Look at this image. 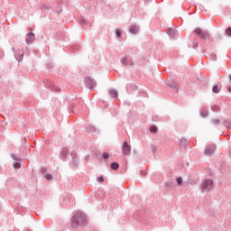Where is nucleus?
Instances as JSON below:
<instances>
[{
  "label": "nucleus",
  "instance_id": "2eb2a0df",
  "mask_svg": "<svg viewBox=\"0 0 231 231\" xmlns=\"http://www.w3.org/2000/svg\"><path fill=\"white\" fill-rule=\"evenodd\" d=\"M177 183L178 185H181V183H183V179H181V177L177 178Z\"/></svg>",
  "mask_w": 231,
  "mask_h": 231
},
{
  "label": "nucleus",
  "instance_id": "9b49d317",
  "mask_svg": "<svg viewBox=\"0 0 231 231\" xmlns=\"http://www.w3.org/2000/svg\"><path fill=\"white\" fill-rule=\"evenodd\" d=\"M116 37H122V32L120 31V29H116Z\"/></svg>",
  "mask_w": 231,
  "mask_h": 231
},
{
  "label": "nucleus",
  "instance_id": "aec40b11",
  "mask_svg": "<svg viewBox=\"0 0 231 231\" xmlns=\"http://www.w3.org/2000/svg\"><path fill=\"white\" fill-rule=\"evenodd\" d=\"M68 152V150L65 149V153ZM62 154H64V150H62Z\"/></svg>",
  "mask_w": 231,
  "mask_h": 231
},
{
  "label": "nucleus",
  "instance_id": "ddd939ff",
  "mask_svg": "<svg viewBox=\"0 0 231 231\" xmlns=\"http://www.w3.org/2000/svg\"><path fill=\"white\" fill-rule=\"evenodd\" d=\"M121 61H122V64H124L125 66H126V64H127V57H123L122 60H121Z\"/></svg>",
  "mask_w": 231,
  "mask_h": 231
},
{
  "label": "nucleus",
  "instance_id": "f3484780",
  "mask_svg": "<svg viewBox=\"0 0 231 231\" xmlns=\"http://www.w3.org/2000/svg\"><path fill=\"white\" fill-rule=\"evenodd\" d=\"M103 158H104V160H107V158H109V153L104 152L103 153Z\"/></svg>",
  "mask_w": 231,
  "mask_h": 231
},
{
  "label": "nucleus",
  "instance_id": "4be33fe9",
  "mask_svg": "<svg viewBox=\"0 0 231 231\" xmlns=\"http://www.w3.org/2000/svg\"><path fill=\"white\" fill-rule=\"evenodd\" d=\"M229 79H230V82H231V75L229 76Z\"/></svg>",
  "mask_w": 231,
  "mask_h": 231
},
{
  "label": "nucleus",
  "instance_id": "a211bd4d",
  "mask_svg": "<svg viewBox=\"0 0 231 231\" xmlns=\"http://www.w3.org/2000/svg\"><path fill=\"white\" fill-rule=\"evenodd\" d=\"M46 180H53V176H51V174H47L45 175Z\"/></svg>",
  "mask_w": 231,
  "mask_h": 231
},
{
  "label": "nucleus",
  "instance_id": "f257e3e1",
  "mask_svg": "<svg viewBox=\"0 0 231 231\" xmlns=\"http://www.w3.org/2000/svg\"><path fill=\"white\" fill-rule=\"evenodd\" d=\"M73 228L86 225V217L82 213H76L71 219Z\"/></svg>",
  "mask_w": 231,
  "mask_h": 231
},
{
  "label": "nucleus",
  "instance_id": "39448f33",
  "mask_svg": "<svg viewBox=\"0 0 231 231\" xmlns=\"http://www.w3.org/2000/svg\"><path fill=\"white\" fill-rule=\"evenodd\" d=\"M27 44H30V42H33L35 41V34L33 32H29L25 39Z\"/></svg>",
  "mask_w": 231,
  "mask_h": 231
},
{
  "label": "nucleus",
  "instance_id": "6ab92c4d",
  "mask_svg": "<svg viewBox=\"0 0 231 231\" xmlns=\"http://www.w3.org/2000/svg\"><path fill=\"white\" fill-rule=\"evenodd\" d=\"M97 181H99V183H104V177H98Z\"/></svg>",
  "mask_w": 231,
  "mask_h": 231
},
{
  "label": "nucleus",
  "instance_id": "f8f14e48",
  "mask_svg": "<svg viewBox=\"0 0 231 231\" xmlns=\"http://www.w3.org/2000/svg\"><path fill=\"white\" fill-rule=\"evenodd\" d=\"M213 93H219V87H217V85L213 87Z\"/></svg>",
  "mask_w": 231,
  "mask_h": 231
},
{
  "label": "nucleus",
  "instance_id": "4468645a",
  "mask_svg": "<svg viewBox=\"0 0 231 231\" xmlns=\"http://www.w3.org/2000/svg\"><path fill=\"white\" fill-rule=\"evenodd\" d=\"M226 34L228 36V37H231V27L227 28L226 30Z\"/></svg>",
  "mask_w": 231,
  "mask_h": 231
},
{
  "label": "nucleus",
  "instance_id": "423d86ee",
  "mask_svg": "<svg viewBox=\"0 0 231 231\" xmlns=\"http://www.w3.org/2000/svg\"><path fill=\"white\" fill-rule=\"evenodd\" d=\"M214 151H216V146L214 145H209L206 148L205 152L206 154H208V156H210L211 154H214Z\"/></svg>",
  "mask_w": 231,
  "mask_h": 231
},
{
  "label": "nucleus",
  "instance_id": "412c9836",
  "mask_svg": "<svg viewBox=\"0 0 231 231\" xmlns=\"http://www.w3.org/2000/svg\"><path fill=\"white\" fill-rule=\"evenodd\" d=\"M228 91H231V87L228 88Z\"/></svg>",
  "mask_w": 231,
  "mask_h": 231
},
{
  "label": "nucleus",
  "instance_id": "f03ea898",
  "mask_svg": "<svg viewBox=\"0 0 231 231\" xmlns=\"http://www.w3.org/2000/svg\"><path fill=\"white\" fill-rule=\"evenodd\" d=\"M195 35H198L200 39H208V32L203 31V29L197 27L194 31Z\"/></svg>",
  "mask_w": 231,
  "mask_h": 231
},
{
  "label": "nucleus",
  "instance_id": "1a4fd4ad",
  "mask_svg": "<svg viewBox=\"0 0 231 231\" xmlns=\"http://www.w3.org/2000/svg\"><path fill=\"white\" fill-rule=\"evenodd\" d=\"M118 167H120V165H119L117 162H113V163L111 164V169H112L113 171H117Z\"/></svg>",
  "mask_w": 231,
  "mask_h": 231
},
{
  "label": "nucleus",
  "instance_id": "dca6fc26",
  "mask_svg": "<svg viewBox=\"0 0 231 231\" xmlns=\"http://www.w3.org/2000/svg\"><path fill=\"white\" fill-rule=\"evenodd\" d=\"M14 169H21V163L20 162H15L14 164Z\"/></svg>",
  "mask_w": 231,
  "mask_h": 231
},
{
  "label": "nucleus",
  "instance_id": "6e6552de",
  "mask_svg": "<svg viewBox=\"0 0 231 231\" xmlns=\"http://www.w3.org/2000/svg\"><path fill=\"white\" fill-rule=\"evenodd\" d=\"M110 95L111 97H113L114 98H116L118 97V91L112 89L110 90Z\"/></svg>",
  "mask_w": 231,
  "mask_h": 231
},
{
  "label": "nucleus",
  "instance_id": "20e7f679",
  "mask_svg": "<svg viewBox=\"0 0 231 231\" xmlns=\"http://www.w3.org/2000/svg\"><path fill=\"white\" fill-rule=\"evenodd\" d=\"M122 152L125 156H129V154H131V146L127 142L123 143Z\"/></svg>",
  "mask_w": 231,
  "mask_h": 231
},
{
  "label": "nucleus",
  "instance_id": "0eeeda50",
  "mask_svg": "<svg viewBox=\"0 0 231 231\" xmlns=\"http://www.w3.org/2000/svg\"><path fill=\"white\" fill-rule=\"evenodd\" d=\"M130 33H134V34L138 33V27H136V25H132L130 27Z\"/></svg>",
  "mask_w": 231,
  "mask_h": 231
},
{
  "label": "nucleus",
  "instance_id": "7ed1b4c3",
  "mask_svg": "<svg viewBox=\"0 0 231 231\" xmlns=\"http://www.w3.org/2000/svg\"><path fill=\"white\" fill-rule=\"evenodd\" d=\"M214 187V181L211 180H206L202 183V190H210Z\"/></svg>",
  "mask_w": 231,
  "mask_h": 231
},
{
  "label": "nucleus",
  "instance_id": "9d476101",
  "mask_svg": "<svg viewBox=\"0 0 231 231\" xmlns=\"http://www.w3.org/2000/svg\"><path fill=\"white\" fill-rule=\"evenodd\" d=\"M150 132L151 133H157L158 132V127L152 125L150 127Z\"/></svg>",
  "mask_w": 231,
  "mask_h": 231
}]
</instances>
